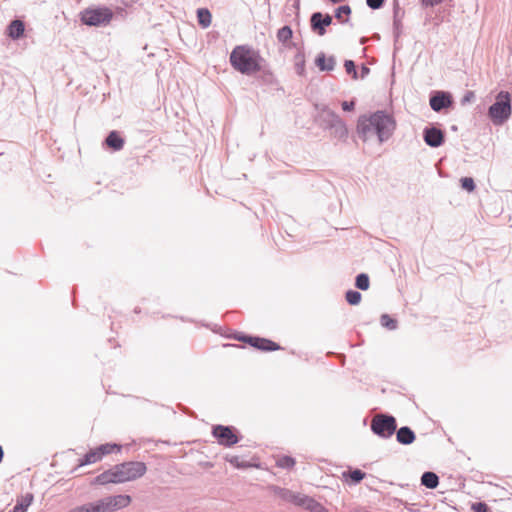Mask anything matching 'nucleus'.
Masks as SVG:
<instances>
[{"label": "nucleus", "mask_w": 512, "mask_h": 512, "mask_svg": "<svg viewBox=\"0 0 512 512\" xmlns=\"http://www.w3.org/2000/svg\"><path fill=\"white\" fill-rule=\"evenodd\" d=\"M211 434L217 440V443L223 447H232L242 439L239 430L232 425H213Z\"/></svg>", "instance_id": "0eeeda50"}, {"label": "nucleus", "mask_w": 512, "mask_h": 512, "mask_svg": "<svg viewBox=\"0 0 512 512\" xmlns=\"http://www.w3.org/2000/svg\"><path fill=\"white\" fill-rule=\"evenodd\" d=\"M511 95L507 91H500L495 102L488 108V117L495 125L504 124L511 116Z\"/></svg>", "instance_id": "20e7f679"}, {"label": "nucleus", "mask_w": 512, "mask_h": 512, "mask_svg": "<svg viewBox=\"0 0 512 512\" xmlns=\"http://www.w3.org/2000/svg\"><path fill=\"white\" fill-rule=\"evenodd\" d=\"M140 312H141V308L140 307H135L134 308V313L139 314Z\"/></svg>", "instance_id": "6e6d98bb"}, {"label": "nucleus", "mask_w": 512, "mask_h": 512, "mask_svg": "<svg viewBox=\"0 0 512 512\" xmlns=\"http://www.w3.org/2000/svg\"><path fill=\"white\" fill-rule=\"evenodd\" d=\"M293 494H294V491H292V490H289L286 488H278V496L284 501L291 503Z\"/></svg>", "instance_id": "ea45409f"}, {"label": "nucleus", "mask_w": 512, "mask_h": 512, "mask_svg": "<svg viewBox=\"0 0 512 512\" xmlns=\"http://www.w3.org/2000/svg\"><path fill=\"white\" fill-rule=\"evenodd\" d=\"M385 4V0H366V5L372 10L381 9Z\"/></svg>", "instance_id": "c03bdc74"}, {"label": "nucleus", "mask_w": 512, "mask_h": 512, "mask_svg": "<svg viewBox=\"0 0 512 512\" xmlns=\"http://www.w3.org/2000/svg\"><path fill=\"white\" fill-rule=\"evenodd\" d=\"M230 338H233L237 341H240V342H243V343H246L249 345L250 344L249 338H252V335H248V334H245L242 332H236L234 335L230 336Z\"/></svg>", "instance_id": "37998d69"}, {"label": "nucleus", "mask_w": 512, "mask_h": 512, "mask_svg": "<svg viewBox=\"0 0 512 512\" xmlns=\"http://www.w3.org/2000/svg\"><path fill=\"white\" fill-rule=\"evenodd\" d=\"M119 469L123 483L141 478L147 471V466L142 461H126L119 463Z\"/></svg>", "instance_id": "6e6552de"}, {"label": "nucleus", "mask_w": 512, "mask_h": 512, "mask_svg": "<svg viewBox=\"0 0 512 512\" xmlns=\"http://www.w3.org/2000/svg\"><path fill=\"white\" fill-rule=\"evenodd\" d=\"M4 449L3 447L0 445V464L2 463L3 459H4Z\"/></svg>", "instance_id": "3c124183"}, {"label": "nucleus", "mask_w": 512, "mask_h": 512, "mask_svg": "<svg viewBox=\"0 0 512 512\" xmlns=\"http://www.w3.org/2000/svg\"><path fill=\"white\" fill-rule=\"evenodd\" d=\"M422 486L428 489H436L440 483L439 476L432 471H425L420 478Z\"/></svg>", "instance_id": "412c9836"}, {"label": "nucleus", "mask_w": 512, "mask_h": 512, "mask_svg": "<svg viewBox=\"0 0 512 512\" xmlns=\"http://www.w3.org/2000/svg\"><path fill=\"white\" fill-rule=\"evenodd\" d=\"M81 512H112L106 497L79 506Z\"/></svg>", "instance_id": "4468645a"}, {"label": "nucleus", "mask_w": 512, "mask_h": 512, "mask_svg": "<svg viewBox=\"0 0 512 512\" xmlns=\"http://www.w3.org/2000/svg\"><path fill=\"white\" fill-rule=\"evenodd\" d=\"M429 104L433 111L440 112L449 108L453 104V99L449 92L434 91L430 95Z\"/></svg>", "instance_id": "9b49d317"}, {"label": "nucleus", "mask_w": 512, "mask_h": 512, "mask_svg": "<svg viewBox=\"0 0 512 512\" xmlns=\"http://www.w3.org/2000/svg\"><path fill=\"white\" fill-rule=\"evenodd\" d=\"M344 68L347 74H349L353 79H358V72L356 69V64L353 60H345Z\"/></svg>", "instance_id": "e433bc0d"}, {"label": "nucleus", "mask_w": 512, "mask_h": 512, "mask_svg": "<svg viewBox=\"0 0 512 512\" xmlns=\"http://www.w3.org/2000/svg\"><path fill=\"white\" fill-rule=\"evenodd\" d=\"M202 325H203L204 327L209 328V325H208V324H204V323H203Z\"/></svg>", "instance_id": "13d9d810"}, {"label": "nucleus", "mask_w": 512, "mask_h": 512, "mask_svg": "<svg viewBox=\"0 0 512 512\" xmlns=\"http://www.w3.org/2000/svg\"><path fill=\"white\" fill-rule=\"evenodd\" d=\"M396 440L401 445H410L416 440L415 432L409 426L396 428Z\"/></svg>", "instance_id": "2eb2a0df"}, {"label": "nucleus", "mask_w": 512, "mask_h": 512, "mask_svg": "<svg viewBox=\"0 0 512 512\" xmlns=\"http://www.w3.org/2000/svg\"><path fill=\"white\" fill-rule=\"evenodd\" d=\"M107 474L109 475V478L111 479L112 484H120L123 483L121 478V473L119 469V464L114 465L112 468L106 470Z\"/></svg>", "instance_id": "f704fd0d"}, {"label": "nucleus", "mask_w": 512, "mask_h": 512, "mask_svg": "<svg viewBox=\"0 0 512 512\" xmlns=\"http://www.w3.org/2000/svg\"><path fill=\"white\" fill-rule=\"evenodd\" d=\"M249 340L251 347L262 352H274L284 349L280 344L268 338L252 335V338H249Z\"/></svg>", "instance_id": "f8f14e48"}, {"label": "nucleus", "mask_w": 512, "mask_h": 512, "mask_svg": "<svg viewBox=\"0 0 512 512\" xmlns=\"http://www.w3.org/2000/svg\"><path fill=\"white\" fill-rule=\"evenodd\" d=\"M314 106L318 111V115L315 120L319 127L323 130L331 131L333 137L339 140H345L348 137V129L345 122L339 117V115L331 110L326 104L316 103Z\"/></svg>", "instance_id": "7ed1b4c3"}, {"label": "nucleus", "mask_w": 512, "mask_h": 512, "mask_svg": "<svg viewBox=\"0 0 512 512\" xmlns=\"http://www.w3.org/2000/svg\"><path fill=\"white\" fill-rule=\"evenodd\" d=\"M231 66L244 75H252L262 69L263 58L247 45H238L230 53Z\"/></svg>", "instance_id": "f03ea898"}, {"label": "nucleus", "mask_w": 512, "mask_h": 512, "mask_svg": "<svg viewBox=\"0 0 512 512\" xmlns=\"http://www.w3.org/2000/svg\"><path fill=\"white\" fill-rule=\"evenodd\" d=\"M225 460L237 469H246L251 467V464L249 462L240 461L238 456L227 455L225 457Z\"/></svg>", "instance_id": "c9c22d12"}, {"label": "nucleus", "mask_w": 512, "mask_h": 512, "mask_svg": "<svg viewBox=\"0 0 512 512\" xmlns=\"http://www.w3.org/2000/svg\"><path fill=\"white\" fill-rule=\"evenodd\" d=\"M332 4H338L340 2H343L344 0H329Z\"/></svg>", "instance_id": "5fc2aeb1"}, {"label": "nucleus", "mask_w": 512, "mask_h": 512, "mask_svg": "<svg viewBox=\"0 0 512 512\" xmlns=\"http://www.w3.org/2000/svg\"><path fill=\"white\" fill-rule=\"evenodd\" d=\"M295 70L297 75L304 76L305 75V58L302 52H298L295 55Z\"/></svg>", "instance_id": "72a5a7b5"}, {"label": "nucleus", "mask_w": 512, "mask_h": 512, "mask_svg": "<svg viewBox=\"0 0 512 512\" xmlns=\"http://www.w3.org/2000/svg\"><path fill=\"white\" fill-rule=\"evenodd\" d=\"M33 500L34 495L32 493H26L25 495H22L20 498L17 499L12 512H27Z\"/></svg>", "instance_id": "4be33fe9"}, {"label": "nucleus", "mask_w": 512, "mask_h": 512, "mask_svg": "<svg viewBox=\"0 0 512 512\" xmlns=\"http://www.w3.org/2000/svg\"><path fill=\"white\" fill-rule=\"evenodd\" d=\"M293 37V30L289 25H284L277 32V39L282 44H287Z\"/></svg>", "instance_id": "cd10ccee"}, {"label": "nucleus", "mask_w": 512, "mask_h": 512, "mask_svg": "<svg viewBox=\"0 0 512 512\" xmlns=\"http://www.w3.org/2000/svg\"><path fill=\"white\" fill-rule=\"evenodd\" d=\"M397 428L396 418L389 413H381L374 416L370 423L372 433L379 438H391Z\"/></svg>", "instance_id": "423d86ee"}, {"label": "nucleus", "mask_w": 512, "mask_h": 512, "mask_svg": "<svg viewBox=\"0 0 512 512\" xmlns=\"http://www.w3.org/2000/svg\"><path fill=\"white\" fill-rule=\"evenodd\" d=\"M365 476L366 473L358 468L349 471H344L342 473V478L349 485L359 484L365 478Z\"/></svg>", "instance_id": "aec40b11"}, {"label": "nucleus", "mask_w": 512, "mask_h": 512, "mask_svg": "<svg viewBox=\"0 0 512 512\" xmlns=\"http://www.w3.org/2000/svg\"><path fill=\"white\" fill-rule=\"evenodd\" d=\"M25 32V23L20 19L12 20L7 26V35L13 39L18 40L23 37Z\"/></svg>", "instance_id": "f3484780"}, {"label": "nucleus", "mask_w": 512, "mask_h": 512, "mask_svg": "<svg viewBox=\"0 0 512 512\" xmlns=\"http://www.w3.org/2000/svg\"><path fill=\"white\" fill-rule=\"evenodd\" d=\"M369 74H370V68H369L367 65L362 64V65H361V69H360V78H361V79H364V78H366Z\"/></svg>", "instance_id": "de8ad7c7"}, {"label": "nucleus", "mask_w": 512, "mask_h": 512, "mask_svg": "<svg viewBox=\"0 0 512 512\" xmlns=\"http://www.w3.org/2000/svg\"><path fill=\"white\" fill-rule=\"evenodd\" d=\"M333 18L330 14L314 12L310 17L311 30L319 36L326 34V28L332 24Z\"/></svg>", "instance_id": "1a4fd4ad"}, {"label": "nucleus", "mask_w": 512, "mask_h": 512, "mask_svg": "<svg viewBox=\"0 0 512 512\" xmlns=\"http://www.w3.org/2000/svg\"><path fill=\"white\" fill-rule=\"evenodd\" d=\"M68 512H81V511H80L79 506H77V507H75V508L71 509V510H70V511H68Z\"/></svg>", "instance_id": "864d4df0"}, {"label": "nucleus", "mask_w": 512, "mask_h": 512, "mask_svg": "<svg viewBox=\"0 0 512 512\" xmlns=\"http://www.w3.org/2000/svg\"><path fill=\"white\" fill-rule=\"evenodd\" d=\"M423 139L429 147L438 148L445 141V133L434 125L426 126L423 129Z\"/></svg>", "instance_id": "9d476101"}, {"label": "nucleus", "mask_w": 512, "mask_h": 512, "mask_svg": "<svg viewBox=\"0 0 512 512\" xmlns=\"http://www.w3.org/2000/svg\"><path fill=\"white\" fill-rule=\"evenodd\" d=\"M443 2V0H421V4L424 7H434L436 5H439Z\"/></svg>", "instance_id": "49530a36"}, {"label": "nucleus", "mask_w": 512, "mask_h": 512, "mask_svg": "<svg viewBox=\"0 0 512 512\" xmlns=\"http://www.w3.org/2000/svg\"><path fill=\"white\" fill-rule=\"evenodd\" d=\"M403 505H404V508L406 510H408L409 512L417 511V509L415 508L416 504H414V503L403 502Z\"/></svg>", "instance_id": "8fccbe9b"}, {"label": "nucleus", "mask_w": 512, "mask_h": 512, "mask_svg": "<svg viewBox=\"0 0 512 512\" xmlns=\"http://www.w3.org/2000/svg\"><path fill=\"white\" fill-rule=\"evenodd\" d=\"M100 460L101 458L99 457L97 450L94 448L88 451L82 458L79 459L78 467L90 465Z\"/></svg>", "instance_id": "bb28decb"}, {"label": "nucleus", "mask_w": 512, "mask_h": 512, "mask_svg": "<svg viewBox=\"0 0 512 512\" xmlns=\"http://www.w3.org/2000/svg\"><path fill=\"white\" fill-rule=\"evenodd\" d=\"M395 129L394 117L384 110L360 115L357 120V134L364 142L376 135L379 143H384L393 135Z\"/></svg>", "instance_id": "f257e3e1"}, {"label": "nucleus", "mask_w": 512, "mask_h": 512, "mask_svg": "<svg viewBox=\"0 0 512 512\" xmlns=\"http://www.w3.org/2000/svg\"><path fill=\"white\" fill-rule=\"evenodd\" d=\"M380 324L382 327L386 328L389 331H394L398 328V321L396 318H393L389 314H382L380 317Z\"/></svg>", "instance_id": "c85d7f7f"}, {"label": "nucleus", "mask_w": 512, "mask_h": 512, "mask_svg": "<svg viewBox=\"0 0 512 512\" xmlns=\"http://www.w3.org/2000/svg\"><path fill=\"white\" fill-rule=\"evenodd\" d=\"M355 287L359 290L366 291L370 287V278L367 273H359L355 277Z\"/></svg>", "instance_id": "c756f323"}, {"label": "nucleus", "mask_w": 512, "mask_h": 512, "mask_svg": "<svg viewBox=\"0 0 512 512\" xmlns=\"http://www.w3.org/2000/svg\"><path fill=\"white\" fill-rule=\"evenodd\" d=\"M106 500L110 506L111 511H116L121 508L127 507L131 502V497L126 494H119L114 496H107Z\"/></svg>", "instance_id": "a211bd4d"}, {"label": "nucleus", "mask_w": 512, "mask_h": 512, "mask_svg": "<svg viewBox=\"0 0 512 512\" xmlns=\"http://www.w3.org/2000/svg\"><path fill=\"white\" fill-rule=\"evenodd\" d=\"M313 500H314V498H312L308 495H305V494H302L299 492H294L291 503L308 510V508L311 505Z\"/></svg>", "instance_id": "393cba45"}, {"label": "nucleus", "mask_w": 512, "mask_h": 512, "mask_svg": "<svg viewBox=\"0 0 512 512\" xmlns=\"http://www.w3.org/2000/svg\"><path fill=\"white\" fill-rule=\"evenodd\" d=\"M80 21L82 24L90 27H103L108 25L113 19L114 13L107 6H92L80 12Z\"/></svg>", "instance_id": "39448f33"}, {"label": "nucleus", "mask_w": 512, "mask_h": 512, "mask_svg": "<svg viewBox=\"0 0 512 512\" xmlns=\"http://www.w3.org/2000/svg\"><path fill=\"white\" fill-rule=\"evenodd\" d=\"M197 21L202 28H208L212 22V14L208 8H198L196 11Z\"/></svg>", "instance_id": "5701e85b"}, {"label": "nucleus", "mask_w": 512, "mask_h": 512, "mask_svg": "<svg viewBox=\"0 0 512 512\" xmlns=\"http://www.w3.org/2000/svg\"><path fill=\"white\" fill-rule=\"evenodd\" d=\"M341 107L345 112H351L355 109V101H343L341 103Z\"/></svg>", "instance_id": "a18cd8bd"}, {"label": "nucleus", "mask_w": 512, "mask_h": 512, "mask_svg": "<svg viewBox=\"0 0 512 512\" xmlns=\"http://www.w3.org/2000/svg\"><path fill=\"white\" fill-rule=\"evenodd\" d=\"M122 446L116 443H105L97 446L95 449L98 452L99 457L102 459L104 456L112 453L113 451L120 452Z\"/></svg>", "instance_id": "a878e982"}, {"label": "nucleus", "mask_w": 512, "mask_h": 512, "mask_svg": "<svg viewBox=\"0 0 512 512\" xmlns=\"http://www.w3.org/2000/svg\"><path fill=\"white\" fill-rule=\"evenodd\" d=\"M224 346H235L234 344L227 343Z\"/></svg>", "instance_id": "4d7b16f0"}, {"label": "nucleus", "mask_w": 512, "mask_h": 512, "mask_svg": "<svg viewBox=\"0 0 512 512\" xmlns=\"http://www.w3.org/2000/svg\"><path fill=\"white\" fill-rule=\"evenodd\" d=\"M179 319L181 321H184V322H194L192 319H189V318H186V317H183V316L179 317Z\"/></svg>", "instance_id": "603ef678"}, {"label": "nucleus", "mask_w": 512, "mask_h": 512, "mask_svg": "<svg viewBox=\"0 0 512 512\" xmlns=\"http://www.w3.org/2000/svg\"><path fill=\"white\" fill-rule=\"evenodd\" d=\"M474 512H491L490 507L483 501H478L471 506Z\"/></svg>", "instance_id": "a19ab883"}, {"label": "nucleus", "mask_w": 512, "mask_h": 512, "mask_svg": "<svg viewBox=\"0 0 512 512\" xmlns=\"http://www.w3.org/2000/svg\"><path fill=\"white\" fill-rule=\"evenodd\" d=\"M259 72H261L259 78L263 84L268 86H274L277 84L276 77L269 69H264L262 67V69Z\"/></svg>", "instance_id": "7c9ffc66"}, {"label": "nucleus", "mask_w": 512, "mask_h": 512, "mask_svg": "<svg viewBox=\"0 0 512 512\" xmlns=\"http://www.w3.org/2000/svg\"><path fill=\"white\" fill-rule=\"evenodd\" d=\"M125 139L121 133L117 130L110 131L103 141V146L110 149L113 152H117L123 149Z\"/></svg>", "instance_id": "ddd939ff"}, {"label": "nucleus", "mask_w": 512, "mask_h": 512, "mask_svg": "<svg viewBox=\"0 0 512 512\" xmlns=\"http://www.w3.org/2000/svg\"><path fill=\"white\" fill-rule=\"evenodd\" d=\"M403 15L404 11L401 10L399 1L393 0V33L396 39H398L402 33L401 17Z\"/></svg>", "instance_id": "dca6fc26"}, {"label": "nucleus", "mask_w": 512, "mask_h": 512, "mask_svg": "<svg viewBox=\"0 0 512 512\" xmlns=\"http://www.w3.org/2000/svg\"><path fill=\"white\" fill-rule=\"evenodd\" d=\"M111 479L109 478V475L107 474L106 470L102 472L101 474L97 475L93 481L92 484L94 485H106V484H112Z\"/></svg>", "instance_id": "58836bf2"}, {"label": "nucleus", "mask_w": 512, "mask_h": 512, "mask_svg": "<svg viewBox=\"0 0 512 512\" xmlns=\"http://www.w3.org/2000/svg\"><path fill=\"white\" fill-rule=\"evenodd\" d=\"M351 7L349 5L338 6L334 11L335 18L342 24L348 23L351 15Z\"/></svg>", "instance_id": "b1692460"}, {"label": "nucleus", "mask_w": 512, "mask_h": 512, "mask_svg": "<svg viewBox=\"0 0 512 512\" xmlns=\"http://www.w3.org/2000/svg\"><path fill=\"white\" fill-rule=\"evenodd\" d=\"M345 300L349 305H358L362 300V295L359 291L349 289L345 293Z\"/></svg>", "instance_id": "473e14b6"}, {"label": "nucleus", "mask_w": 512, "mask_h": 512, "mask_svg": "<svg viewBox=\"0 0 512 512\" xmlns=\"http://www.w3.org/2000/svg\"><path fill=\"white\" fill-rule=\"evenodd\" d=\"M310 512H329L326 507H324L320 502L315 499L312 501L311 505L308 508Z\"/></svg>", "instance_id": "79ce46f5"}, {"label": "nucleus", "mask_w": 512, "mask_h": 512, "mask_svg": "<svg viewBox=\"0 0 512 512\" xmlns=\"http://www.w3.org/2000/svg\"><path fill=\"white\" fill-rule=\"evenodd\" d=\"M295 464V458L289 455H282L276 461L277 467L287 470L292 469L295 466Z\"/></svg>", "instance_id": "2f4dec72"}, {"label": "nucleus", "mask_w": 512, "mask_h": 512, "mask_svg": "<svg viewBox=\"0 0 512 512\" xmlns=\"http://www.w3.org/2000/svg\"><path fill=\"white\" fill-rule=\"evenodd\" d=\"M315 64L320 71H332L335 68L334 56L326 57L325 53L320 52L315 58Z\"/></svg>", "instance_id": "6ab92c4d"}, {"label": "nucleus", "mask_w": 512, "mask_h": 512, "mask_svg": "<svg viewBox=\"0 0 512 512\" xmlns=\"http://www.w3.org/2000/svg\"><path fill=\"white\" fill-rule=\"evenodd\" d=\"M475 95H474V92L472 91H467L464 95V97L462 98V103H467V102H470L472 99H474Z\"/></svg>", "instance_id": "09e8293b"}, {"label": "nucleus", "mask_w": 512, "mask_h": 512, "mask_svg": "<svg viewBox=\"0 0 512 512\" xmlns=\"http://www.w3.org/2000/svg\"><path fill=\"white\" fill-rule=\"evenodd\" d=\"M460 185L461 188L467 192H473L476 188L475 181L471 177H462L460 179Z\"/></svg>", "instance_id": "4c0bfd02"}]
</instances>
